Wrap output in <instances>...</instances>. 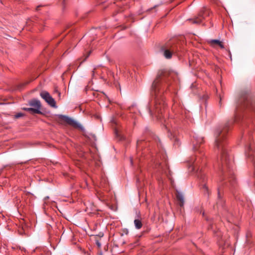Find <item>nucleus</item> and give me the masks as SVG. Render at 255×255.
Wrapping results in <instances>:
<instances>
[{
	"label": "nucleus",
	"mask_w": 255,
	"mask_h": 255,
	"mask_svg": "<svg viewBox=\"0 0 255 255\" xmlns=\"http://www.w3.org/2000/svg\"><path fill=\"white\" fill-rule=\"evenodd\" d=\"M99 255H103L102 253H100Z\"/></svg>",
	"instance_id": "nucleus-22"
},
{
	"label": "nucleus",
	"mask_w": 255,
	"mask_h": 255,
	"mask_svg": "<svg viewBox=\"0 0 255 255\" xmlns=\"http://www.w3.org/2000/svg\"><path fill=\"white\" fill-rule=\"evenodd\" d=\"M40 96L47 102L51 107L56 108V102L54 99L50 96L49 93L46 91H43L40 93Z\"/></svg>",
	"instance_id": "nucleus-7"
},
{
	"label": "nucleus",
	"mask_w": 255,
	"mask_h": 255,
	"mask_svg": "<svg viewBox=\"0 0 255 255\" xmlns=\"http://www.w3.org/2000/svg\"><path fill=\"white\" fill-rule=\"evenodd\" d=\"M96 244L99 248H100L101 247V244L99 240H96Z\"/></svg>",
	"instance_id": "nucleus-15"
},
{
	"label": "nucleus",
	"mask_w": 255,
	"mask_h": 255,
	"mask_svg": "<svg viewBox=\"0 0 255 255\" xmlns=\"http://www.w3.org/2000/svg\"><path fill=\"white\" fill-rule=\"evenodd\" d=\"M134 224L136 228V229L139 230L142 228V223L141 222V221L139 219H135L134 221Z\"/></svg>",
	"instance_id": "nucleus-12"
},
{
	"label": "nucleus",
	"mask_w": 255,
	"mask_h": 255,
	"mask_svg": "<svg viewBox=\"0 0 255 255\" xmlns=\"http://www.w3.org/2000/svg\"><path fill=\"white\" fill-rule=\"evenodd\" d=\"M23 116V114H22V113H18L16 115H15V118L17 119V118H19L20 117H21Z\"/></svg>",
	"instance_id": "nucleus-14"
},
{
	"label": "nucleus",
	"mask_w": 255,
	"mask_h": 255,
	"mask_svg": "<svg viewBox=\"0 0 255 255\" xmlns=\"http://www.w3.org/2000/svg\"><path fill=\"white\" fill-rule=\"evenodd\" d=\"M179 49L180 47L176 43L170 41L161 47V51L164 57L169 59L172 58L173 54H176L179 51Z\"/></svg>",
	"instance_id": "nucleus-4"
},
{
	"label": "nucleus",
	"mask_w": 255,
	"mask_h": 255,
	"mask_svg": "<svg viewBox=\"0 0 255 255\" xmlns=\"http://www.w3.org/2000/svg\"><path fill=\"white\" fill-rule=\"evenodd\" d=\"M204 188L207 191H208V188L207 187L205 186Z\"/></svg>",
	"instance_id": "nucleus-19"
},
{
	"label": "nucleus",
	"mask_w": 255,
	"mask_h": 255,
	"mask_svg": "<svg viewBox=\"0 0 255 255\" xmlns=\"http://www.w3.org/2000/svg\"><path fill=\"white\" fill-rule=\"evenodd\" d=\"M221 100H222V99H221V98H220V103H221Z\"/></svg>",
	"instance_id": "nucleus-21"
},
{
	"label": "nucleus",
	"mask_w": 255,
	"mask_h": 255,
	"mask_svg": "<svg viewBox=\"0 0 255 255\" xmlns=\"http://www.w3.org/2000/svg\"><path fill=\"white\" fill-rule=\"evenodd\" d=\"M29 105L33 108H24V110L33 114L41 113L40 111L41 103L39 100L36 99L31 100L29 102Z\"/></svg>",
	"instance_id": "nucleus-5"
},
{
	"label": "nucleus",
	"mask_w": 255,
	"mask_h": 255,
	"mask_svg": "<svg viewBox=\"0 0 255 255\" xmlns=\"http://www.w3.org/2000/svg\"><path fill=\"white\" fill-rule=\"evenodd\" d=\"M60 118L62 121L65 122L68 125L71 126L75 128H78L81 130H84L83 127L72 118L63 115H61Z\"/></svg>",
	"instance_id": "nucleus-6"
},
{
	"label": "nucleus",
	"mask_w": 255,
	"mask_h": 255,
	"mask_svg": "<svg viewBox=\"0 0 255 255\" xmlns=\"http://www.w3.org/2000/svg\"><path fill=\"white\" fill-rule=\"evenodd\" d=\"M210 43L212 46H214L215 45H217L221 48H222V49L224 48V46L223 42L219 40H217V39L211 40L210 41Z\"/></svg>",
	"instance_id": "nucleus-11"
},
{
	"label": "nucleus",
	"mask_w": 255,
	"mask_h": 255,
	"mask_svg": "<svg viewBox=\"0 0 255 255\" xmlns=\"http://www.w3.org/2000/svg\"><path fill=\"white\" fill-rule=\"evenodd\" d=\"M168 71L165 69L158 71L156 79L153 81L151 86V94L154 96L153 103H150L148 107V111L152 117L157 120H161L163 117V113L165 111L166 104L163 97L161 95L162 91L160 89V79L162 77L167 76Z\"/></svg>",
	"instance_id": "nucleus-1"
},
{
	"label": "nucleus",
	"mask_w": 255,
	"mask_h": 255,
	"mask_svg": "<svg viewBox=\"0 0 255 255\" xmlns=\"http://www.w3.org/2000/svg\"><path fill=\"white\" fill-rule=\"evenodd\" d=\"M119 2H120V1H119ZM117 2H119V1H117L116 2H115V3H117Z\"/></svg>",
	"instance_id": "nucleus-20"
},
{
	"label": "nucleus",
	"mask_w": 255,
	"mask_h": 255,
	"mask_svg": "<svg viewBox=\"0 0 255 255\" xmlns=\"http://www.w3.org/2000/svg\"><path fill=\"white\" fill-rule=\"evenodd\" d=\"M176 198L178 201V204L180 207H183L184 204V197L182 194L179 192L176 193Z\"/></svg>",
	"instance_id": "nucleus-10"
},
{
	"label": "nucleus",
	"mask_w": 255,
	"mask_h": 255,
	"mask_svg": "<svg viewBox=\"0 0 255 255\" xmlns=\"http://www.w3.org/2000/svg\"><path fill=\"white\" fill-rule=\"evenodd\" d=\"M194 140H193V149L196 150H197V147L199 145L201 144L204 142V138L202 137L193 136Z\"/></svg>",
	"instance_id": "nucleus-9"
},
{
	"label": "nucleus",
	"mask_w": 255,
	"mask_h": 255,
	"mask_svg": "<svg viewBox=\"0 0 255 255\" xmlns=\"http://www.w3.org/2000/svg\"><path fill=\"white\" fill-rule=\"evenodd\" d=\"M205 14L208 15V12L207 11L206 8H203L199 13L198 17L192 20L189 19V20H191L193 23H200L202 20L204 18V14Z\"/></svg>",
	"instance_id": "nucleus-8"
},
{
	"label": "nucleus",
	"mask_w": 255,
	"mask_h": 255,
	"mask_svg": "<svg viewBox=\"0 0 255 255\" xmlns=\"http://www.w3.org/2000/svg\"><path fill=\"white\" fill-rule=\"evenodd\" d=\"M243 111L246 115L251 114L255 117V100L250 93H242L239 98L235 111V121L241 118V114Z\"/></svg>",
	"instance_id": "nucleus-3"
},
{
	"label": "nucleus",
	"mask_w": 255,
	"mask_h": 255,
	"mask_svg": "<svg viewBox=\"0 0 255 255\" xmlns=\"http://www.w3.org/2000/svg\"><path fill=\"white\" fill-rule=\"evenodd\" d=\"M205 179V176L204 175V177H203V181H204Z\"/></svg>",
	"instance_id": "nucleus-18"
},
{
	"label": "nucleus",
	"mask_w": 255,
	"mask_h": 255,
	"mask_svg": "<svg viewBox=\"0 0 255 255\" xmlns=\"http://www.w3.org/2000/svg\"><path fill=\"white\" fill-rule=\"evenodd\" d=\"M223 129H218L215 132L216 140L215 143V148L219 152H220V158L219 164L220 168L223 172L229 171L230 168L233 167V161L227 151L226 145V134L228 131L227 127Z\"/></svg>",
	"instance_id": "nucleus-2"
},
{
	"label": "nucleus",
	"mask_w": 255,
	"mask_h": 255,
	"mask_svg": "<svg viewBox=\"0 0 255 255\" xmlns=\"http://www.w3.org/2000/svg\"><path fill=\"white\" fill-rule=\"evenodd\" d=\"M218 198L219 199H220L221 198V195H220L219 191H218Z\"/></svg>",
	"instance_id": "nucleus-16"
},
{
	"label": "nucleus",
	"mask_w": 255,
	"mask_h": 255,
	"mask_svg": "<svg viewBox=\"0 0 255 255\" xmlns=\"http://www.w3.org/2000/svg\"><path fill=\"white\" fill-rule=\"evenodd\" d=\"M115 132L116 134L118 136V131L116 129L115 130Z\"/></svg>",
	"instance_id": "nucleus-17"
},
{
	"label": "nucleus",
	"mask_w": 255,
	"mask_h": 255,
	"mask_svg": "<svg viewBox=\"0 0 255 255\" xmlns=\"http://www.w3.org/2000/svg\"><path fill=\"white\" fill-rule=\"evenodd\" d=\"M122 232V235H123L124 234L127 235L128 234V231L127 229H123Z\"/></svg>",
	"instance_id": "nucleus-13"
},
{
	"label": "nucleus",
	"mask_w": 255,
	"mask_h": 255,
	"mask_svg": "<svg viewBox=\"0 0 255 255\" xmlns=\"http://www.w3.org/2000/svg\"><path fill=\"white\" fill-rule=\"evenodd\" d=\"M202 178V175L201 176L200 178L201 179Z\"/></svg>",
	"instance_id": "nucleus-23"
}]
</instances>
